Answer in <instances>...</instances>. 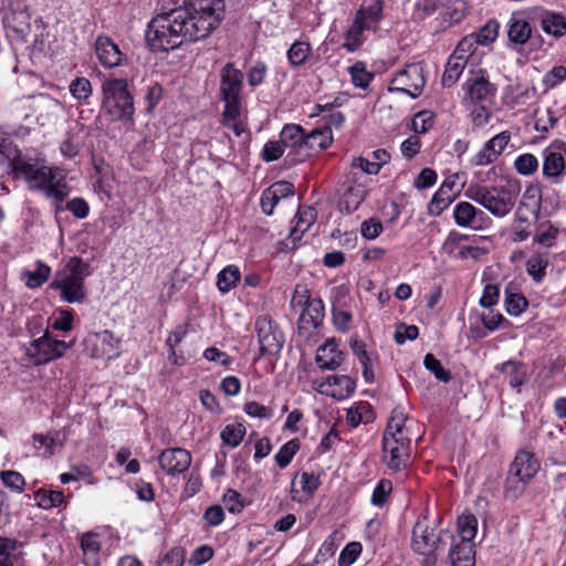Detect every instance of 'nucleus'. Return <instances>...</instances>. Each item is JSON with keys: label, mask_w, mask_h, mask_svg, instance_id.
Wrapping results in <instances>:
<instances>
[{"label": "nucleus", "mask_w": 566, "mask_h": 566, "mask_svg": "<svg viewBox=\"0 0 566 566\" xmlns=\"http://www.w3.org/2000/svg\"><path fill=\"white\" fill-rule=\"evenodd\" d=\"M81 548L85 556L96 557L101 549L97 534L92 532L84 533L81 537Z\"/></svg>", "instance_id": "obj_60"}, {"label": "nucleus", "mask_w": 566, "mask_h": 566, "mask_svg": "<svg viewBox=\"0 0 566 566\" xmlns=\"http://www.w3.org/2000/svg\"><path fill=\"white\" fill-rule=\"evenodd\" d=\"M88 268L81 258H71L63 269L55 273L50 287L60 291L62 301L81 303L86 297L84 280L90 275Z\"/></svg>", "instance_id": "obj_4"}, {"label": "nucleus", "mask_w": 566, "mask_h": 566, "mask_svg": "<svg viewBox=\"0 0 566 566\" xmlns=\"http://www.w3.org/2000/svg\"><path fill=\"white\" fill-rule=\"evenodd\" d=\"M543 175L552 179L554 184H558L565 174L563 154L548 147L543 151Z\"/></svg>", "instance_id": "obj_26"}, {"label": "nucleus", "mask_w": 566, "mask_h": 566, "mask_svg": "<svg viewBox=\"0 0 566 566\" xmlns=\"http://www.w3.org/2000/svg\"><path fill=\"white\" fill-rule=\"evenodd\" d=\"M391 491V482L386 479L380 480L373 491L370 499L371 504L378 507H382L386 504Z\"/></svg>", "instance_id": "obj_56"}, {"label": "nucleus", "mask_w": 566, "mask_h": 566, "mask_svg": "<svg viewBox=\"0 0 566 566\" xmlns=\"http://www.w3.org/2000/svg\"><path fill=\"white\" fill-rule=\"evenodd\" d=\"M295 223L291 229L289 240L292 242V248L296 247L303 234L312 227L316 220V212L313 208L298 209L295 216Z\"/></svg>", "instance_id": "obj_30"}, {"label": "nucleus", "mask_w": 566, "mask_h": 566, "mask_svg": "<svg viewBox=\"0 0 566 566\" xmlns=\"http://www.w3.org/2000/svg\"><path fill=\"white\" fill-rule=\"evenodd\" d=\"M448 558L450 566H474V545L469 541H460L451 547Z\"/></svg>", "instance_id": "obj_31"}, {"label": "nucleus", "mask_w": 566, "mask_h": 566, "mask_svg": "<svg viewBox=\"0 0 566 566\" xmlns=\"http://www.w3.org/2000/svg\"><path fill=\"white\" fill-rule=\"evenodd\" d=\"M458 528L461 536V541L472 542L478 531L476 517L471 513H464L460 515L458 518Z\"/></svg>", "instance_id": "obj_44"}, {"label": "nucleus", "mask_w": 566, "mask_h": 566, "mask_svg": "<svg viewBox=\"0 0 566 566\" xmlns=\"http://www.w3.org/2000/svg\"><path fill=\"white\" fill-rule=\"evenodd\" d=\"M465 98L471 103L486 102L495 95L496 88L490 83L485 72L479 71L463 84Z\"/></svg>", "instance_id": "obj_18"}, {"label": "nucleus", "mask_w": 566, "mask_h": 566, "mask_svg": "<svg viewBox=\"0 0 566 566\" xmlns=\"http://www.w3.org/2000/svg\"><path fill=\"white\" fill-rule=\"evenodd\" d=\"M426 85L424 67L420 63L407 64L398 71L390 82L389 92H400L417 98Z\"/></svg>", "instance_id": "obj_11"}, {"label": "nucleus", "mask_w": 566, "mask_h": 566, "mask_svg": "<svg viewBox=\"0 0 566 566\" xmlns=\"http://www.w3.org/2000/svg\"><path fill=\"white\" fill-rule=\"evenodd\" d=\"M349 347L363 367V377L367 384L375 380V367L378 365L379 356L374 350H368L366 343L354 334L349 338Z\"/></svg>", "instance_id": "obj_17"}, {"label": "nucleus", "mask_w": 566, "mask_h": 566, "mask_svg": "<svg viewBox=\"0 0 566 566\" xmlns=\"http://www.w3.org/2000/svg\"><path fill=\"white\" fill-rule=\"evenodd\" d=\"M453 219L458 227L483 230L491 222L485 212L469 201H460L453 208Z\"/></svg>", "instance_id": "obj_15"}, {"label": "nucleus", "mask_w": 566, "mask_h": 566, "mask_svg": "<svg viewBox=\"0 0 566 566\" xmlns=\"http://www.w3.org/2000/svg\"><path fill=\"white\" fill-rule=\"evenodd\" d=\"M247 429L243 423L227 424L221 431V439L230 448H237L243 440Z\"/></svg>", "instance_id": "obj_43"}, {"label": "nucleus", "mask_w": 566, "mask_h": 566, "mask_svg": "<svg viewBox=\"0 0 566 566\" xmlns=\"http://www.w3.org/2000/svg\"><path fill=\"white\" fill-rule=\"evenodd\" d=\"M410 419L400 408L391 411L382 436L381 460L388 469L400 472L408 467L411 450Z\"/></svg>", "instance_id": "obj_2"}, {"label": "nucleus", "mask_w": 566, "mask_h": 566, "mask_svg": "<svg viewBox=\"0 0 566 566\" xmlns=\"http://www.w3.org/2000/svg\"><path fill=\"white\" fill-rule=\"evenodd\" d=\"M59 433L55 431L54 433L49 434H39L35 433L32 436L34 447L36 449L44 448L43 455L44 457H52L54 454V449L59 444L62 447V443L57 440Z\"/></svg>", "instance_id": "obj_48"}, {"label": "nucleus", "mask_w": 566, "mask_h": 566, "mask_svg": "<svg viewBox=\"0 0 566 566\" xmlns=\"http://www.w3.org/2000/svg\"><path fill=\"white\" fill-rule=\"evenodd\" d=\"M333 143V133L328 126H323L306 133L305 153L303 158H308L313 154H318L327 149Z\"/></svg>", "instance_id": "obj_24"}, {"label": "nucleus", "mask_w": 566, "mask_h": 566, "mask_svg": "<svg viewBox=\"0 0 566 566\" xmlns=\"http://www.w3.org/2000/svg\"><path fill=\"white\" fill-rule=\"evenodd\" d=\"M53 331L70 332L73 327V314L71 311L62 310L57 316L52 318L49 325Z\"/></svg>", "instance_id": "obj_63"}, {"label": "nucleus", "mask_w": 566, "mask_h": 566, "mask_svg": "<svg viewBox=\"0 0 566 566\" xmlns=\"http://www.w3.org/2000/svg\"><path fill=\"white\" fill-rule=\"evenodd\" d=\"M243 78L242 71L237 69L233 63H227L221 69L219 93L220 99L224 103L222 123L235 136H240L244 130L241 119Z\"/></svg>", "instance_id": "obj_3"}, {"label": "nucleus", "mask_w": 566, "mask_h": 566, "mask_svg": "<svg viewBox=\"0 0 566 566\" xmlns=\"http://www.w3.org/2000/svg\"><path fill=\"white\" fill-rule=\"evenodd\" d=\"M528 305L527 298L521 293H511L505 290V308L509 315L518 316Z\"/></svg>", "instance_id": "obj_46"}, {"label": "nucleus", "mask_w": 566, "mask_h": 566, "mask_svg": "<svg viewBox=\"0 0 566 566\" xmlns=\"http://www.w3.org/2000/svg\"><path fill=\"white\" fill-rule=\"evenodd\" d=\"M542 30L555 38H560L566 33V19L562 13L546 12L541 19Z\"/></svg>", "instance_id": "obj_36"}, {"label": "nucleus", "mask_w": 566, "mask_h": 566, "mask_svg": "<svg viewBox=\"0 0 566 566\" xmlns=\"http://www.w3.org/2000/svg\"><path fill=\"white\" fill-rule=\"evenodd\" d=\"M566 80V66L558 65L553 67L551 71L546 72L543 76V85L545 88H554L559 83Z\"/></svg>", "instance_id": "obj_61"}, {"label": "nucleus", "mask_w": 566, "mask_h": 566, "mask_svg": "<svg viewBox=\"0 0 566 566\" xmlns=\"http://www.w3.org/2000/svg\"><path fill=\"white\" fill-rule=\"evenodd\" d=\"M36 505L43 510L59 507L64 502L62 491L40 489L34 493Z\"/></svg>", "instance_id": "obj_41"}, {"label": "nucleus", "mask_w": 566, "mask_h": 566, "mask_svg": "<svg viewBox=\"0 0 566 566\" xmlns=\"http://www.w3.org/2000/svg\"><path fill=\"white\" fill-rule=\"evenodd\" d=\"M325 392L337 400L348 398L356 389V381L346 375H334L323 385Z\"/></svg>", "instance_id": "obj_27"}, {"label": "nucleus", "mask_w": 566, "mask_h": 566, "mask_svg": "<svg viewBox=\"0 0 566 566\" xmlns=\"http://www.w3.org/2000/svg\"><path fill=\"white\" fill-rule=\"evenodd\" d=\"M559 234V229L552 224L547 223L546 229L536 233L533 238V242L546 248H552L556 244V239Z\"/></svg>", "instance_id": "obj_57"}, {"label": "nucleus", "mask_w": 566, "mask_h": 566, "mask_svg": "<svg viewBox=\"0 0 566 566\" xmlns=\"http://www.w3.org/2000/svg\"><path fill=\"white\" fill-rule=\"evenodd\" d=\"M455 198L457 197L453 192L449 193L444 188L439 187L429 203V214L436 217L440 216L455 200Z\"/></svg>", "instance_id": "obj_42"}, {"label": "nucleus", "mask_w": 566, "mask_h": 566, "mask_svg": "<svg viewBox=\"0 0 566 566\" xmlns=\"http://www.w3.org/2000/svg\"><path fill=\"white\" fill-rule=\"evenodd\" d=\"M531 235L530 223L527 217L523 216L520 212V209L516 211L514 221H513V231H512V241L513 242H523L527 240Z\"/></svg>", "instance_id": "obj_50"}, {"label": "nucleus", "mask_w": 566, "mask_h": 566, "mask_svg": "<svg viewBox=\"0 0 566 566\" xmlns=\"http://www.w3.org/2000/svg\"><path fill=\"white\" fill-rule=\"evenodd\" d=\"M464 196L499 219L509 216L516 202V192L506 186L471 184Z\"/></svg>", "instance_id": "obj_6"}, {"label": "nucleus", "mask_w": 566, "mask_h": 566, "mask_svg": "<svg viewBox=\"0 0 566 566\" xmlns=\"http://www.w3.org/2000/svg\"><path fill=\"white\" fill-rule=\"evenodd\" d=\"M382 1L374 0L367 7H360L345 33L343 48L349 52H356L365 42L364 31L373 28L381 19Z\"/></svg>", "instance_id": "obj_8"}, {"label": "nucleus", "mask_w": 566, "mask_h": 566, "mask_svg": "<svg viewBox=\"0 0 566 566\" xmlns=\"http://www.w3.org/2000/svg\"><path fill=\"white\" fill-rule=\"evenodd\" d=\"M375 415L368 402H358L350 407L346 413V422L348 426L356 428L360 423H369L374 421Z\"/></svg>", "instance_id": "obj_35"}, {"label": "nucleus", "mask_w": 566, "mask_h": 566, "mask_svg": "<svg viewBox=\"0 0 566 566\" xmlns=\"http://www.w3.org/2000/svg\"><path fill=\"white\" fill-rule=\"evenodd\" d=\"M348 71L352 77V83L354 86L359 88H367L374 78V74L367 71L364 62H356L348 69Z\"/></svg>", "instance_id": "obj_45"}, {"label": "nucleus", "mask_w": 566, "mask_h": 566, "mask_svg": "<svg viewBox=\"0 0 566 566\" xmlns=\"http://www.w3.org/2000/svg\"><path fill=\"white\" fill-rule=\"evenodd\" d=\"M367 195L366 188L360 184L349 185L338 201V208L344 213H352L358 209Z\"/></svg>", "instance_id": "obj_28"}, {"label": "nucleus", "mask_w": 566, "mask_h": 566, "mask_svg": "<svg viewBox=\"0 0 566 566\" xmlns=\"http://www.w3.org/2000/svg\"><path fill=\"white\" fill-rule=\"evenodd\" d=\"M344 536L340 531L335 530L332 534L322 543L318 552L315 556V563L325 562L333 557L343 541Z\"/></svg>", "instance_id": "obj_40"}, {"label": "nucleus", "mask_w": 566, "mask_h": 566, "mask_svg": "<svg viewBox=\"0 0 566 566\" xmlns=\"http://www.w3.org/2000/svg\"><path fill=\"white\" fill-rule=\"evenodd\" d=\"M95 54L98 62L105 69H113L122 65L125 54L119 46L107 35H98L94 43Z\"/></svg>", "instance_id": "obj_20"}, {"label": "nucleus", "mask_w": 566, "mask_h": 566, "mask_svg": "<svg viewBox=\"0 0 566 566\" xmlns=\"http://www.w3.org/2000/svg\"><path fill=\"white\" fill-rule=\"evenodd\" d=\"M315 359L321 368L334 370L343 363L344 353L338 349L336 339L331 338L318 347Z\"/></svg>", "instance_id": "obj_22"}, {"label": "nucleus", "mask_w": 566, "mask_h": 566, "mask_svg": "<svg viewBox=\"0 0 566 566\" xmlns=\"http://www.w3.org/2000/svg\"><path fill=\"white\" fill-rule=\"evenodd\" d=\"M13 170L23 177L30 190L40 191L44 197L59 184L67 182L65 171L55 166L19 159L13 163Z\"/></svg>", "instance_id": "obj_7"}, {"label": "nucleus", "mask_w": 566, "mask_h": 566, "mask_svg": "<svg viewBox=\"0 0 566 566\" xmlns=\"http://www.w3.org/2000/svg\"><path fill=\"white\" fill-rule=\"evenodd\" d=\"M467 15L464 0H447L441 3L440 17L444 28L460 23Z\"/></svg>", "instance_id": "obj_32"}, {"label": "nucleus", "mask_w": 566, "mask_h": 566, "mask_svg": "<svg viewBox=\"0 0 566 566\" xmlns=\"http://www.w3.org/2000/svg\"><path fill=\"white\" fill-rule=\"evenodd\" d=\"M74 345L75 339L70 342L55 339L46 329L41 337L29 344L27 355L35 365H43L63 357Z\"/></svg>", "instance_id": "obj_10"}, {"label": "nucleus", "mask_w": 566, "mask_h": 566, "mask_svg": "<svg viewBox=\"0 0 566 566\" xmlns=\"http://www.w3.org/2000/svg\"><path fill=\"white\" fill-rule=\"evenodd\" d=\"M539 470V463L533 453L520 451L510 467V472L521 480L531 481Z\"/></svg>", "instance_id": "obj_23"}, {"label": "nucleus", "mask_w": 566, "mask_h": 566, "mask_svg": "<svg viewBox=\"0 0 566 566\" xmlns=\"http://www.w3.org/2000/svg\"><path fill=\"white\" fill-rule=\"evenodd\" d=\"M500 24L496 20H489L476 33L472 35L478 44L486 45L494 42L499 35Z\"/></svg>", "instance_id": "obj_49"}, {"label": "nucleus", "mask_w": 566, "mask_h": 566, "mask_svg": "<svg viewBox=\"0 0 566 566\" xmlns=\"http://www.w3.org/2000/svg\"><path fill=\"white\" fill-rule=\"evenodd\" d=\"M70 93L78 102H86L92 95V84L86 77H76L70 84Z\"/></svg>", "instance_id": "obj_53"}, {"label": "nucleus", "mask_w": 566, "mask_h": 566, "mask_svg": "<svg viewBox=\"0 0 566 566\" xmlns=\"http://www.w3.org/2000/svg\"><path fill=\"white\" fill-rule=\"evenodd\" d=\"M509 48L515 51L527 43L532 35V28L522 12H514L507 22Z\"/></svg>", "instance_id": "obj_19"}, {"label": "nucleus", "mask_w": 566, "mask_h": 566, "mask_svg": "<svg viewBox=\"0 0 566 566\" xmlns=\"http://www.w3.org/2000/svg\"><path fill=\"white\" fill-rule=\"evenodd\" d=\"M185 551L181 547L170 549L157 564V566H182Z\"/></svg>", "instance_id": "obj_64"}, {"label": "nucleus", "mask_w": 566, "mask_h": 566, "mask_svg": "<svg viewBox=\"0 0 566 566\" xmlns=\"http://www.w3.org/2000/svg\"><path fill=\"white\" fill-rule=\"evenodd\" d=\"M101 112L112 122H132L134 98L124 78L107 80L102 84Z\"/></svg>", "instance_id": "obj_5"}, {"label": "nucleus", "mask_w": 566, "mask_h": 566, "mask_svg": "<svg viewBox=\"0 0 566 566\" xmlns=\"http://www.w3.org/2000/svg\"><path fill=\"white\" fill-rule=\"evenodd\" d=\"M240 270L237 265H228L217 276V287L221 293H228L239 283Z\"/></svg>", "instance_id": "obj_39"}, {"label": "nucleus", "mask_w": 566, "mask_h": 566, "mask_svg": "<svg viewBox=\"0 0 566 566\" xmlns=\"http://www.w3.org/2000/svg\"><path fill=\"white\" fill-rule=\"evenodd\" d=\"M0 479L7 488L18 493L23 492L25 480L21 473L12 470L1 471Z\"/></svg>", "instance_id": "obj_58"}, {"label": "nucleus", "mask_w": 566, "mask_h": 566, "mask_svg": "<svg viewBox=\"0 0 566 566\" xmlns=\"http://www.w3.org/2000/svg\"><path fill=\"white\" fill-rule=\"evenodd\" d=\"M507 380L509 385L520 390V388L527 381V368L521 360L509 359L495 367Z\"/></svg>", "instance_id": "obj_25"}, {"label": "nucleus", "mask_w": 566, "mask_h": 566, "mask_svg": "<svg viewBox=\"0 0 566 566\" xmlns=\"http://www.w3.org/2000/svg\"><path fill=\"white\" fill-rule=\"evenodd\" d=\"M511 140V133L503 130L489 140H486L482 148L471 157L470 163L474 167H482L494 164L505 150Z\"/></svg>", "instance_id": "obj_14"}, {"label": "nucleus", "mask_w": 566, "mask_h": 566, "mask_svg": "<svg viewBox=\"0 0 566 566\" xmlns=\"http://www.w3.org/2000/svg\"><path fill=\"white\" fill-rule=\"evenodd\" d=\"M221 23V3L199 0L157 14L148 23L146 41L153 51L175 50L207 39Z\"/></svg>", "instance_id": "obj_1"}, {"label": "nucleus", "mask_w": 566, "mask_h": 566, "mask_svg": "<svg viewBox=\"0 0 566 566\" xmlns=\"http://www.w3.org/2000/svg\"><path fill=\"white\" fill-rule=\"evenodd\" d=\"M312 53V46L307 41H295L286 52L289 63L293 67H300L306 63Z\"/></svg>", "instance_id": "obj_38"}, {"label": "nucleus", "mask_w": 566, "mask_h": 566, "mask_svg": "<svg viewBox=\"0 0 566 566\" xmlns=\"http://www.w3.org/2000/svg\"><path fill=\"white\" fill-rule=\"evenodd\" d=\"M120 340L111 331L91 332L84 340V352L92 358L113 359L118 356Z\"/></svg>", "instance_id": "obj_12"}, {"label": "nucleus", "mask_w": 566, "mask_h": 566, "mask_svg": "<svg viewBox=\"0 0 566 566\" xmlns=\"http://www.w3.org/2000/svg\"><path fill=\"white\" fill-rule=\"evenodd\" d=\"M382 230V223L378 218H369L360 224V234L367 240L376 239Z\"/></svg>", "instance_id": "obj_62"}, {"label": "nucleus", "mask_w": 566, "mask_h": 566, "mask_svg": "<svg viewBox=\"0 0 566 566\" xmlns=\"http://www.w3.org/2000/svg\"><path fill=\"white\" fill-rule=\"evenodd\" d=\"M255 331L262 355L280 353L284 344V336L270 317H259L255 322Z\"/></svg>", "instance_id": "obj_13"}, {"label": "nucleus", "mask_w": 566, "mask_h": 566, "mask_svg": "<svg viewBox=\"0 0 566 566\" xmlns=\"http://www.w3.org/2000/svg\"><path fill=\"white\" fill-rule=\"evenodd\" d=\"M440 533L430 527L426 516L419 517L412 530L411 547L416 554L423 556V566H434L437 552L444 547Z\"/></svg>", "instance_id": "obj_9"}, {"label": "nucleus", "mask_w": 566, "mask_h": 566, "mask_svg": "<svg viewBox=\"0 0 566 566\" xmlns=\"http://www.w3.org/2000/svg\"><path fill=\"white\" fill-rule=\"evenodd\" d=\"M514 167L520 175L530 176L537 171L538 160L533 154H522L514 160Z\"/></svg>", "instance_id": "obj_52"}, {"label": "nucleus", "mask_w": 566, "mask_h": 566, "mask_svg": "<svg viewBox=\"0 0 566 566\" xmlns=\"http://www.w3.org/2000/svg\"><path fill=\"white\" fill-rule=\"evenodd\" d=\"M325 307L319 298H313L301 308L300 323L304 328H317L324 319Z\"/></svg>", "instance_id": "obj_29"}, {"label": "nucleus", "mask_w": 566, "mask_h": 566, "mask_svg": "<svg viewBox=\"0 0 566 566\" xmlns=\"http://www.w3.org/2000/svg\"><path fill=\"white\" fill-rule=\"evenodd\" d=\"M361 553V544L358 542L348 543L339 554L338 566H350Z\"/></svg>", "instance_id": "obj_59"}, {"label": "nucleus", "mask_w": 566, "mask_h": 566, "mask_svg": "<svg viewBox=\"0 0 566 566\" xmlns=\"http://www.w3.org/2000/svg\"><path fill=\"white\" fill-rule=\"evenodd\" d=\"M70 192L71 186L67 182L59 184L57 188L49 190V195H46L45 198L51 200L55 213H60L66 210L65 206H63V202Z\"/></svg>", "instance_id": "obj_51"}, {"label": "nucleus", "mask_w": 566, "mask_h": 566, "mask_svg": "<svg viewBox=\"0 0 566 566\" xmlns=\"http://www.w3.org/2000/svg\"><path fill=\"white\" fill-rule=\"evenodd\" d=\"M316 108H317V112H319V113L327 112V114L323 116L324 126H328L331 130L333 127L339 128L343 125L345 117L342 112L336 111L334 108L333 104H329V103H327L325 105L318 104V105H316Z\"/></svg>", "instance_id": "obj_54"}, {"label": "nucleus", "mask_w": 566, "mask_h": 566, "mask_svg": "<svg viewBox=\"0 0 566 566\" xmlns=\"http://www.w3.org/2000/svg\"><path fill=\"white\" fill-rule=\"evenodd\" d=\"M34 271L23 270L21 273L24 284L29 289L42 286L51 275V268L42 261H36Z\"/></svg>", "instance_id": "obj_37"}, {"label": "nucleus", "mask_w": 566, "mask_h": 566, "mask_svg": "<svg viewBox=\"0 0 566 566\" xmlns=\"http://www.w3.org/2000/svg\"><path fill=\"white\" fill-rule=\"evenodd\" d=\"M298 449H300L298 439H292V440L287 441L286 443H284L274 457L276 464L281 469L286 468L291 463L292 459L294 458V455L296 454Z\"/></svg>", "instance_id": "obj_47"}, {"label": "nucleus", "mask_w": 566, "mask_h": 566, "mask_svg": "<svg viewBox=\"0 0 566 566\" xmlns=\"http://www.w3.org/2000/svg\"><path fill=\"white\" fill-rule=\"evenodd\" d=\"M191 453L184 448H168L158 457L160 469L168 475L175 476L187 472L191 465Z\"/></svg>", "instance_id": "obj_16"}, {"label": "nucleus", "mask_w": 566, "mask_h": 566, "mask_svg": "<svg viewBox=\"0 0 566 566\" xmlns=\"http://www.w3.org/2000/svg\"><path fill=\"white\" fill-rule=\"evenodd\" d=\"M467 60L457 54H451L447 61L446 69L442 75V85L444 87L453 86L467 66Z\"/></svg>", "instance_id": "obj_33"}, {"label": "nucleus", "mask_w": 566, "mask_h": 566, "mask_svg": "<svg viewBox=\"0 0 566 566\" xmlns=\"http://www.w3.org/2000/svg\"><path fill=\"white\" fill-rule=\"evenodd\" d=\"M280 139L284 147L291 148L297 156L298 161L305 160L303 154L305 153L306 132L298 124H286L283 126Z\"/></svg>", "instance_id": "obj_21"}, {"label": "nucleus", "mask_w": 566, "mask_h": 566, "mask_svg": "<svg viewBox=\"0 0 566 566\" xmlns=\"http://www.w3.org/2000/svg\"><path fill=\"white\" fill-rule=\"evenodd\" d=\"M549 260L546 253L534 252L526 261V272L535 283H542L546 276Z\"/></svg>", "instance_id": "obj_34"}, {"label": "nucleus", "mask_w": 566, "mask_h": 566, "mask_svg": "<svg viewBox=\"0 0 566 566\" xmlns=\"http://www.w3.org/2000/svg\"><path fill=\"white\" fill-rule=\"evenodd\" d=\"M423 365L438 380L442 382H449L451 380L450 371L443 368L440 360L437 359L433 354L429 353L424 356Z\"/></svg>", "instance_id": "obj_55"}]
</instances>
